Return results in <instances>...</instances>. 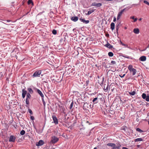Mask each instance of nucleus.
<instances>
[{"label": "nucleus", "instance_id": "nucleus-52", "mask_svg": "<svg viewBox=\"0 0 149 149\" xmlns=\"http://www.w3.org/2000/svg\"><path fill=\"white\" fill-rule=\"evenodd\" d=\"M139 21H141V20H142V18H140L139 19Z\"/></svg>", "mask_w": 149, "mask_h": 149}, {"label": "nucleus", "instance_id": "nucleus-2", "mask_svg": "<svg viewBox=\"0 0 149 149\" xmlns=\"http://www.w3.org/2000/svg\"><path fill=\"white\" fill-rule=\"evenodd\" d=\"M41 73V70H37L34 72L32 76L33 78L39 77Z\"/></svg>", "mask_w": 149, "mask_h": 149}, {"label": "nucleus", "instance_id": "nucleus-60", "mask_svg": "<svg viewBox=\"0 0 149 149\" xmlns=\"http://www.w3.org/2000/svg\"><path fill=\"white\" fill-rule=\"evenodd\" d=\"M148 48H149V46H148Z\"/></svg>", "mask_w": 149, "mask_h": 149}, {"label": "nucleus", "instance_id": "nucleus-16", "mask_svg": "<svg viewBox=\"0 0 149 149\" xmlns=\"http://www.w3.org/2000/svg\"><path fill=\"white\" fill-rule=\"evenodd\" d=\"M111 29L112 31L113 30L115 29V24L113 22H112L110 25Z\"/></svg>", "mask_w": 149, "mask_h": 149}, {"label": "nucleus", "instance_id": "nucleus-38", "mask_svg": "<svg viewBox=\"0 0 149 149\" xmlns=\"http://www.w3.org/2000/svg\"><path fill=\"white\" fill-rule=\"evenodd\" d=\"M125 74H123V75H122V74H120V75H119V76H120L121 78H122L124 77L125 76Z\"/></svg>", "mask_w": 149, "mask_h": 149}, {"label": "nucleus", "instance_id": "nucleus-20", "mask_svg": "<svg viewBox=\"0 0 149 149\" xmlns=\"http://www.w3.org/2000/svg\"><path fill=\"white\" fill-rule=\"evenodd\" d=\"M120 23H119L118 24H117L116 26V30L117 33H118V31L119 28V25Z\"/></svg>", "mask_w": 149, "mask_h": 149}, {"label": "nucleus", "instance_id": "nucleus-35", "mask_svg": "<svg viewBox=\"0 0 149 149\" xmlns=\"http://www.w3.org/2000/svg\"><path fill=\"white\" fill-rule=\"evenodd\" d=\"M28 111L30 114H31V115L33 114V113L32 110L29 108V107L28 109Z\"/></svg>", "mask_w": 149, "mask_h": 149}, {"label": "nucleus", "instance_id": "nucleus-9", "mask_svg": "<svg viewBox=\"0 0 149 149\" xmlns=\"http://www.w3.org/2000/svg\"><path fill=\"white\" fill-rule=\"evenodd\" d=\"M79 20L82 22L85 23V24H87L89 22V20H86L84 19H83L82 18H80L79 19Z\"/></svg>", "mask_w": 149, "mask_h": 149}, {"label": "nucleus", "instance_id": "nucleus-36", "mask_svg": "<svg viewBox=\"0 0 149 149\" xmlns=\"http://www.w3.org/2000/svg\"><path fill=\"white\" fill-rule=\"evenodd\" d=\"M42 98V102H43V105H44V106L45 107V104H46L45 102L44 101V100L43 98Z\"/></svg>", "mask_w": 149, "mask_h": 149}, {"label": "nucleus", "instance_id": "nucleus-22", "mask_svg": "<svg viewBox=\"0 0 149 149\" xmlns=\"http://www.w3.org/2000/svg\"><path fill=\"white\" fill-rule=\"evenodd\" d=\"M107 145L110 146L112 147H113L114 146H116L115 144L113 143H108L107 144Z\"/></svg>", "mask_w": 149, "mask_h": 149}, {"label": "nucleus", "instance_id": "nucleus-50", "mask_svg": "<svg viewBox=\"0 0 149 149\" xmlns=\"http://www.w3.org/2000/svg\"><path fill=\"white\" fill-rule=\"evenodd\" d=\"M125 9H126V8H125L124 9L122 10L121 11V12H122L123 13L124 12V11H125Z\"/></svg>", "mask_w": 149, "mask_h": 149}, {"label": "nucleus", "instance_id": "nucleus-30", "mask_svg": "<svg viewBox=\"0 0 149 149\" xmlns=\"http://www.w3.org/2000/svg\"><path fill=\"white\" fill-rule=\"evenodd\" d=\"M25 131L24 130H22L20 132V134L22 135H23L25 134Z\"/></svg>", "mask_w": 149, "mask_h": 149}, {"label": "nucleus", "instance_id": "nucleus-25", "mask_svg": "<svg viewBox=\"0 0 149 149\" xmlns=\"http://www.w3.org/2000/svg\"><path fill=\"white\" fill-rule=\"evenodd\" d=\"M97 99V97H96L93 99V102L94 103V104H96L98 102H96V101Z\"/></svg>", "mask_w": 149, "mask_h": 149}, {"label": "nucleus", "instance_id": "nucleus-54", "mask_svg": "<svg viewBox=\"0 0 149 149\" xmlns=\"http://www.w3.org/2000/svg\"><path fill=\"white\" fill-rule=\"evenodd\" d=\"M6 80L7 81H8V78H6Z\"/></svg>", "mask_w": 149, "mask_h": 149}, {"label": "nucleus", "instance_id": "nucleus-29", "mask_svg": "<svg viewBox=\"0 0 149 149\" xmlns=\"http://www.w3.org/2000/svg\"><path fill=\"white\" fill-rule=\"evenodd\" d=\"M108 55L109 56L112 57L113 55V54L111 52H109L108 53Z\"/></svg>", "mask_w": 149, "mask_h": 149}, {"label": "nucleus", "instance_id": "nucleus-12", "mask_svg": "<svg viewBox=\"0 0 149 149\" xmlns=\"http://www.w3.org/2000/svg\"><path fill=\"white\" fill-rule=\"evenodd\" d=\"M44 144V142L42 140H40L36 144L38 146H41Z\"/></svg>", "mask_w": 149, "mask_h": 149}, {"label": "nucleus", "instance_id": "nucleus-56", "mask_svg": "<svg viewBox=\"0 0 149 149\" xmlns=\"http://www.w3.org/2000/svg\"><path fill=\"white\" fill-rule=\"evenodd\" d=\"M125 57L127 58H129V57L128 56H127V57Z\"/></svg>", "mask_w": 149, "mask_h": 149}, {"label": "nucleus", "instance_id": "nucleus-31", "mask_svg": "<svg viewBox=\"0 0 149 149\" xmlns=\"http://www.w3.org/2000/svg\"><path fill=\"white\" fill-rule=\"evenodd\" d=\"M31 97V96L30 95V93H28L27 94L26 96V98L30 99Z\"/></svg>", "mask_w": 149, "mask_h": 149}, {"label": "nucleus", "instance_id": "nucleus-17", "mask_svg": "<svg viewBox=\"0 0 149 149\" xmlns=\"http://www.w3.org/2000/svg\"><path fill=\"white\" fill-rule=\"evenodd\" d=\"M135 34H138L139 32V31L138 28H135L133 30Z\"/></svg>", "mask_w": 149, "mask_h": 149}, {"label": "nucleus", "instance_id": "nucleus-18", "mask_svg": "<svg viewBox=\"0 0 149 149\" xmlns=\"http://www.w3.org/2000/svg\"><path fill=\"white\" fill-rule=\"evenodd\" d=\"M122 13H123L121 11L118 13L117 17V20H118L120 19V17L121 16Z\"/></svg>", "mask_w": 149, "mask_h": 149}, {"label": "nucleus", "instance_id": "nucleus-19", "mask_svg": "<svg viewBox=\"0 0 149 149\" xmlns=\"http://www.w3.org/2000/svg\"><path fill=\"white\" fill-rule=\"evenodd\" d=\"M95 11V9H93L91 10H89L88 11L87 13H86V15H89L93 13Z\"/></svg>", "mask_w": 149, "mask_h": 149}, {"label": "nucleus", "instance_id": "nucleus-6", "mask_svg": "<svg viewBox=\"0 0 149 149\" xmlns=\"http://www.w3.org/2000/svg\"><path fill=\"white\" fill-rule=\"evenodd\" d=\"M52 118L54 121V122L55 124H57L58 123V120L56 116L55 115H53L52 116Z\"/></svg>", "mask_w": 149, "mask_h": 149}, {"label": "nucleus", "instance_id": "nucleus-32", "mask_svg": "<svg viewBox=\"0 0 149 149\" xmlns=\"http://www.w3.org/2000/svg\"><path fill=\"white\" fill-rule=\"evenodd\" d=\"M29 98H26V104L27 105H28L29 104Z\"/></svg>", "mask_w": 149, "mask_h": 149}, {"label": "nucleus", "instance_id": "nucleus-7", "mask_svg": "<svg viewBox=\"0 0 149 149\" xmlns=\"http://www.w3.org/2000/svg\"><path fill=\"white\" fill-rule=\"evenodd\" d=\"M15 139L16 137L15 136L13 135H11L10 137L9 141V142H14L15 141Z\"/></svg>", "mask_w": 149, "mask_h": 149}, {"label": "nucleus", "instance_id": "nucleus-21", "mask_svg": "<svg viewBox=\"0 0 149 149\" xmlns=\"http://www.w3.org/2000/svg\"><path fill=\"white\" fill-rule=\"evenodd\" d=\"M120 44L122 45L125 46V47H127V48H128L129 49H132L130 47L128 46V45H126V44H125L123 43L121 41H120Z\"/></svg>", "mask_w": 149, "mask_h": 149}, {"label": "nucleus", "instance_id": "nucleus-24", "mask_svg": "<svg viewBox=\"0 0 149 149\" xmlns=\"http://www.w3.org/2000/svg\"><path fill=\"white\" fill-rule=\"evenodd\" d=\"M143 141V139L141 138H137L134 140V141L135 142L140 141Z\"/></svg>", "mask_w": 149, "mask_h": 149}, {"label": "nucleus", "instance_id": "nucleus-40", "mask_svg": "<svg viewBox=\"0 0 149 149\" xmlns=\"http://www.w3.org/2000/svg\"><path fill=\"white\" fill-rule=\"evenodd\" d=\"M108 90V85L106 87V88H104V90L105 91H107Z\"/></svg>", "mask_w": 149, "mask_h": 149}, {"label": "nucleus", "instance_id": "nucleus-46", "mask_svg": "<svg viewBox=\"0 0 149 149\" xmlns=\"http://www.w3.org/2000/svg\"><path fill=\"white\" fill-rule=\"evenodd\" d=\"M116 20V18L115 17H113V22H115Z\"/></svg>", "mask_w": 149, "mask_h": 149}, {"label": "nucleus", "instance_id": "nucleus-51", "mask_svg": "<svg viewBox=\"0 0 149 149\" xmlns=\"http://www.w3.org/2000/svg\"><path fill=\"white\" fill-rule=\"evenodd\" d=\"M5 21L6 22H10L11 20H5Z\"/></svg>", "mask_w": 149, "mask_h": 149}, {"label": "nucleus", "instance_id": "nucleus-1", "mask_svg": "<svg viewBox=\"0 0 149 149\" xmlns=\"http://www.w3.org/2000/svg\"><path fill=\"white\" fill-rule=\"evenodd\" d=\"M128 69L130 72L132 73L133 75L135 74L136 72V70L135 69L133 68V66L132 65H129L128 67Z\"/></svg>", "mask_w": 149, "mask_h": 149}, {"label": "nucleus", "instance_id": "nucleus-39", "mask_svg": "<svg viewBox=\"0 0 149 149\" xmlns=\"http://www.w3.org/2000/svg\"><path fill=\"white\" fill-rule=\"evenodd\" d=\"M89 80H86V86H87L89 83Z\"/></svg>", "mask_w": 149, "mask_h": 149}, {"label": "nucleus", "instance_id": "nucleus-55", "mask_svg": "<svg viewBox=\"0 0 149 149\" xmlns=\"http://www.w3.org/2000/svg\"><path fill=\"white\" fill-rule=\"evenodd\" d=\"M122 130H125V128H122Z\"/></svg>", "mask_w": 149, "mask_h": 149}, {"label": "nucleus", "instance_id": "nucleus-44", "mask_svg": "<svg viewBox=\"0 0 149 149\" xmlns=\"http://www.w3.org/2000/svg\"><path fill=\"white\" fill-rule=\"evenodd\" d=\"M147 48V47H146L143 49L140 50L141 52H143V51H145L146 50Z\"/></svg>", "mask_w": 149, "mask_h": 149}, {"label": "nucleus", "instance_id": "nucleus-3", "mask_svg": "<svg viewBox=\"0 0 149 149\" xmlns=\"http://www.w3.org/2000/svg\"><path fill=\"white\" fill-rule=\"evenodd\" d=\"M59 140L58 138L55 136L52 137L51 141L53 143H55L57 142Z\"/></svg>", "mask_w": 149, "mask_h": 149}, {"label": "nucleus", "instance_id": "nucleus-27", "mask_svg": "<svg viewBox=\"0 0 149 149\" xmlns=\"http://www.w3.org/2000/svg\"><path fill=\"white\" fill-rule=\"evenodd\" d=\"M136 131L139 132L140 133L143 132V131L139 128H136Z\"/></svg>", "mask_w": 149, "mask_h": 149}, {"label": "nucleus", "instance_id": "nucleus-11", "mask_svg": "<svg viewBox=\"0 0 149 149\" xmlns=\"http://www.w3.org/2000/svg\"><path fill=\"white\" fill-rule=\"evenodd\" d=\"M27 93V91L25 90L24 89L22 90V97L24 98L25 97L26 94Z\"/></svg>", "mask_w": 149, "mask_h": 149}, {"label": "nucleus", "instance_id": "nucleus-4", "mask_svg": "<svg viewBox=\"0 0 149 149\" xmlns=\"http://www.w3.org/2000/svg\"><path fill=\"white\" fill-rule=\"evenodd\" d=\"M142 97L143 99H145L146 101H149V95H146V94L145 93H143L142 94Z\"/></svg>", "mask_w": 149, "mask_h": 149}, {"label": "nucleus", "instance_id": "nucleus-23", "mask_svg": "<svg viewBox=\"0 0 149 149\" xmlns=\"http://www.w3.org/2000/svg\"><path fill=\"white\" fill-rule=\"evenodd\" d=\"M27 90L29 92V93H30V94H32L33 93V90L31 88H27Z\"/></svg>", "mask_w": 149, "mask_h": 149}, {"label": "nucleus", "instance_id": "nucleus-15", "mask_svg": "<svg viewBox=\"0 0 149 149\" xmlns=\"http://www.w3.org/2000/svg\"><path fill=\"white\" fill-rule=\"evenodd\" d=\"M121 145L120 144L118 143L117 144V146H114L112 148V149H120V147Z\"/></svg>", "mask_w": 149, "mask_h": 149}, {"label": "nucleus", "instance_id": "nucleus-33", "mask_svg": "<svg viewBox=\"0 0 149 149\" xmlns=\"http://www.w3.org/2000/svg\"><path fill=\"white\" fill-rule=\"evenodd\" d=\"M73 102H71V104H70V106L69 107L70 109H71L73 107Z\"/></svg>", "mask_w": 149, "mask_h": 149}, {"label": "nucleus", "instance_id": "nucleus-14", "mask_svg": "<svg viewBox=\"0 0 149 149\" xmlns=\"http://www.w3.org/2000/svg\"><path fill=\"white\" fill-rule=\"evenodd\" d=\"M105 46L109 49H111L113 47V46L111 45L108 42H107V44L105 45Z\"/></svg>", "mask_w": 149, "mask_h": 149}, {"label": "nucleus", "instance_id": "nucleus-45", "mask_svg": "<svg viewBox=\"0 0 149 149\" xmlns=\"http://www.w3.org/2000/svg\"><path fill=\"white\" fill-rule=\"evenodd\" d=\"M30 118L33 120H34V118L33 116H31L30 117Z\"/></svg>", "mask_w": 149, "mask_h": 149}, {"label": "nucleus", "instance_id": "nucleus-13", "mask_svg": "<svg viewBox=\"0 0 149 149\" xmlns=\"http://www.w3.org/2000/svg\"><path fill=\"white\" fill-rule=\"evenodd\" d=\"M78 19V17L77 16L73 17L71 18V20L74 22L77 21Z\"/></svg>", "mask_w": 149, "mask_h": 149}, {"label": "nucleus", "instance_id": "nucleus-43", "mask_svg": "<svg viewBox=\"0 0 149 149\" xmlns=\"http://www.w3.org/2000/svg\"><path fill=\"white\" fill-rule=\"evenodd\" d=\"M3 76V74H2V72H0V80L1 79V78Z\"/></svg>", "mask_w": 149, "mask_h": 149}, {"label": "nucleus", "instance_id": "nucleus-8", "mask_svg": "<svg viewBox=\"0 0 149 149\" xmlns=\"http://www.w3.org/2000/svg\"><path fill=\"white\" fill-rule=\"evenodd\" d=\"M36 91L37 92L40 96L42 98H43L44 96L41 91L39 89L36 88Z\"/></svg>", "mask_w": 149, "mask_h": 149}, {"label": "nucleus", "instance_id": "nucleus-34", "mask_svg": "<svg viewBox=\"0 0 149 149\" xmlns=\"http://www.w3.org/2000/svg\"><path fill=\"white\" fill-rule=\"evenodd\" d=\"M52 33L54 35H56L57 33V31L56 30L54 29L52 31Z\"/></svg>", "mask_w": 149, "mask_h": 149}, {"label": "nucleus", "instance_id": "nucleus-42", "mask_svg": "<svg viewBox=\"0 0 149 149\" xmlns=\"http://www.w3.org/2000/svg\"><path fill=\"white\" fill-rule=\"evenodd\" d=\"M111 63L113 64H115L116 63V62L114 61H112L111 62Z\"/></svg>", "mask_w": 149, "mask_h": 149}, {"label": "nucleus", "instance_id": "nucleus-28", "mask_svg": "<svg viewBox=\"0 0 149 149\" xmlns=\"http://www.w3.org/2000/svg\"><path fill=\"white\" fill-rule=\"evenodd\" d=\"M27 3L28 5H29L31 3L32 5H33V3L32 1V0H28Z\"/></svg>", "mask_w": 149, "mask_h": 149}, {"label": "nucleus", "instance_id": "nucleus-5", "mask_svg": "<svg viewBox=\"0 0 149 149\" xmlns=\"http://www.w3.org/2000/svg\"><path fill=\"white\" fill-rule=\"evenodd\" d=\"M102 5V3H96L95 2L91 4L92 6H95L97 7H99Z\"/></svg>", "mask_w": 149, "mask_h": 149}, {"label": "nucleus", "instance_id": "nucleus-48", "mask_svg": "<svg viewBox=\"0 0 149 149\" xmlns=\"http://www.w3.org/2000/svg\"><path fill=\"white\" fill-rule=\"evenodd\" d=\"M134 22H136L137 21V18H134Z\"/></svg>", "mask_w": 149, "mask_h": 149}, {"label": "nucleus", "instance_id": "nucleus-26", "mask_svg": "<svg viewBox=\"0 0 149 149\" xmlns=\"http://www.w3.org/2000/svg\"><path fill=\"white\" fill-rule=\"evenodd\" d=\"M129 93L130 95H134L136 94V92L135 91H134L132 92H129Z\"/></svg>", "mask_w": 149, "mask_h": 149}, {"label": "nucleus", "instance_id": "nucleus-59", "mask_svg": "<svg viewBox=\"0 0 149 149\" xmlns=\"http://www.w3.org/2000/svg\"><path fill=\"white\" fill-rule=\"evenodd\" d=\"M87 123H88V121H87Z\"/></svg>", "mask_w": 149, "mask_h": 149}, {"label": "nucleus", "instance_id": "nucleus-41", "mask_svg": "<svg viewBox=\"0 0 149 149\" xmlns=\"http://www.w3.org/2000/svg\"><path fill=\"white\" fill-rule=\"evenodd\" d=\"M104 77H103L102 78V81L101 83L100 84L101 85L102 84H103V82L104 81Z\"/></svg>", "mask_w": 149, "mask_h": 149}, {"label": "nucleus", "instance_id": "nucleus-49", "mask_svg": "<svg viewBox=\"0 0 149 149\" xmlns=\"http://www.w3.org/2000/svg\"><path fill=\"white\" fill-rule=\"evenodd\" d=\"M109 34H108V33H107V34H106V36L107 37H109Z\"/></svg>", "mask_w": 149, "mask_h": 149}, {"label": "nucleus", "instance_id": "nucleus-53", "mask_svg": "<svg viewBox=\"0 0 149 149\" xmlns=\"http://www.w3.org/2000/svg\"><path fill=\"white\" fill-rule=\"evenodd\" d=\"M97 78H98V79H99V78H100V76H97Z\"/></svg>", "mask_w": 149, "mask_h": 149}, {"label": "nucleus", "instance_id": "nucleus-58", "mask_svg": "<svg viewBox=\"0 0 149 149\" xmlns=\"http://www.w3.org/2000/svg\"><path fill=\"white\" fill-rule=\"evenodd\" d=\"M125 29H127V28L126 27H125Z\"/></svg>", "mask_w": 149, "mask_h": 149}, {"label": "nucleus", "instance_id": "nucleus-37", "mask_svg": "<svg viewBox=\"0 0 149 149\" xmlns=\"http://www.w3.org/2000/svg\"><path fill=\"white\" fill-rule=\"evenodd\" d=\"M143 3L149 6V3L146 0H144L143 1Z\"/></svg>", "mask_w": 149, "mask_h": 149}, {"label": "nucleus", "instance_id": "nucleus-10", "mask_svg": "<svg viewBox=\"0 0 149 149\" xmlns=\"http://www.w3.org/2000/svg\"><path fill=\"white\" fill-rule=\"evenodd\" d=\"M139 60L142 61H144L146 60V57L145 56H142L139 58Z\"/></svg>", "mask_w": 149, "mask_h": 149}, {"label": "nucleus", "instance_id": "nucleus-57", "mask_svg": "<svg viewBox=\"0 0 149 149\" xmlns=\"http://www.w3.org/2000/svg\"><path fill=\"white\" fill-rule=\"evenodd\" d=\"M93 149H97V148L95 147Z\"/></svg>", "mask_w": 149, "mask_h": 149}, {"label": "nucleus", "instance_id": "nucleus-47", "mask_svg": "<svg viewBox=\"0 0 149 149\" xmlns=\"http://www.w3.org/2000/svg\"><path fill=\"white\" fill-rule=\"evenodd\" d=\"M130 18L132 19H134L135 18L134 17V16H132V17H130Z\"/></svg>", "mask_w": 149, "mask_h": 149}]
</instances>
